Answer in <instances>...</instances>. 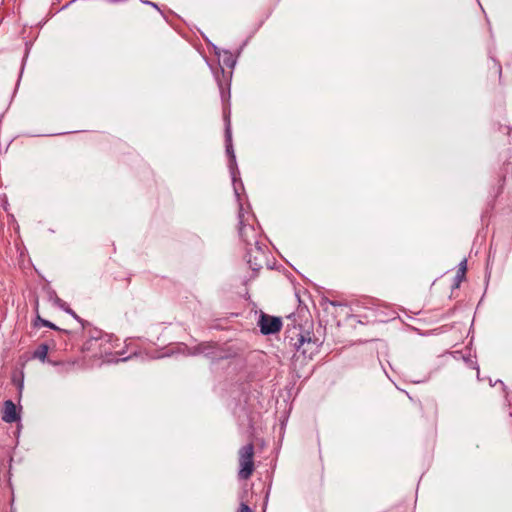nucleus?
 Masks as SVG:
<instances>
[{
    "label": "nucleus",
    "mask_w": 512,
    "mask_h": 512,
    "mask_svg": "<svg viewBox=\"0 0 512 512\" xmlns=\"http://www.w3.org/2000/svg\"><path fill=\"white\" fill-rule=\"evenodd\" d=\"M239 512H251V509L248 505L242 503L239 508Z\"/></svg>",
    "instance_id": "6"
},
{
    "label": "nucleus",
    "mask_w": 512,
    "mask_h": 512,
    "mask_svg": "<svg viewBox=\"0 0 512 512\" xmlns=\"http://www.w3.org/2000/svg\"><path fill=\"white\" fill-rule=\"evenodd\" d=\"M18 418L16 405L11 400L5 401L2 420L7 423H12L17 421Z\"/></svg>",
    "instance_id": "3"
},
{
    "label": "nucleus",
    "mask_w": 512,
    "mask_h": 512,
    "mask_svg": "<svg viewBox=\"0 0 512 512\" xmlns=\"http://www.w3.org/2000/svg\"><path fill=\"white\" fill-rule=\"evenodd\" d=\"M238 463H239V471H238L239 479H242V480L249 479L255 470L254 445L252 443H248L239 449Z\"/></svg>",
    "instance_id": "1"
},
{
    "label": "nucleus",
    "mask_w": 512,
    "mask_h": 512,
    "mask_svg": "<svg viewBox=\"0 0 512 512\" xmlns=\"http://www.w3.org/2000/svg\"><path fill=\"white\" fill-rule=\"evenodd\" d=\"M258 325L263 334H274L281 330L282 321L278 317H273L262 313Z\"/></svg>",
    "instance_id": "2"
},
{
    "label": "nucleus",
    "mask_w": 512,
    "mask_h": 512,
    "mask_svg": "<svg viewBox=\"0 0 512 512\" xmlns=\"http://www.w3.org/2000/svg\"><path fill=\"white\" fill-rule=\"evenodd\" d=\"M43 325L46 327L52 328V329H56L54 324H52L51 322L46 321V320L43 321Z\"/></svg>",
    "instance_id": "7"
},
{
    "label": "nucleus",
    "mask_w": 512,
    "mask_h": 512,
    "mask_svg": "<svg viewBox=\"0 0 512 512\" xmlns=\"http://www.w3.org/2000/svg\"><path fill=\"white\" fill-rule=\"evenodd\" d=\"M466 271H467V261L464 259L463 261H461V263L459 264L458 266V270H457V273H456V276H455V287L458 288L461 281L465 278V274H466Z\"/></svg>",
    "instance_id": "4"
},
{
    "label": "nucleus",
    "mask_w": 512,
    "mask_h": 512,
    "mask_svg": "<svg viewBox=\"0 0 512 512\" xmlns=\"http://www.w3.org/2000/svg\"><path fill=\"white\" fill-rule=\"evenodd\" d=\"M48 354V347L46 345H41L35 352L34 356L41 361H44Z\"/></svg>",
    "instance_id": "5"
}]
</instances>
